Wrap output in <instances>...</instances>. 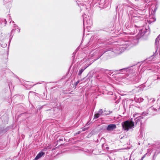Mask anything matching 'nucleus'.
Returning <instances> with one entry per match:
<instances>
[{
  "instance_id": "f257e3e1",
  "label": "nucleus",
  "mask_w": 160,
  "mask_h": 160,
  "mask_svg": "<svg viewBox=\"0 0 160 160\" xmlns=\"http://www.w3.org/2000/svg\"><path fill=\"white\" fill-rule=\"evenodd\" d=\"M123 129L126 131L134 127V122L131 120H127L122 123Z\"/></svg>"
},
{
  "instance_id": "f03ea898",
  "label": "nucleus",
  "mask_w": 160,
  "mask_h": 160,
  "mask_svg": "<svg viewBox=\"0 0 160 160\" xmlns=\"http://www.w3.org/2000/svg\"><path fill=\"white\" fill-rule=\"evenodd\" d=\"M125 47L118 45L116 49L115 48L113 49V52L117 54H120L125 50Z\"/></svg>"
},
{
  "instance_id": "7ed1b4c3",
  "label": "nucleus",
  "mask_w": 160,
  "mask_h": 160,
  "mask_svg": "<svg viewBox=\"0 0 160 160\" xmlns=\"http://www.w3.org/2000/svg\"><path fill=\"white\" fill-rule=\"evenodd\" d=\"M116 128V125L114 124H111L109 125L107 128V129L109 131H112L113 130Z\"/></svg>"
},
{
  "instance_id": "20e7f679",
  "label": "nucleus",
  "mask_w": 160,
  "mask_h": 160,
  "mask_svg": "<svg viewBox=\"0 0 160 160\" xmlns=\"http://www.w3.org/2000/svg\"><path fill=\"white\" fill-rule=\"evenodd\" d=\"M147 31L148 29L146 30L144 28H143L142 29L139 30V34H140V36H142L144 35Z\"/></svg>"
},
{
  "instance_id": "39448f33",
  "label": "nucleus",
  "mask_w": 160,
  "mask_h": 160,
  "mask_svg": "<svg viewBox=\"0 0 160 160\" xmlns=\"http://www.w3.org/2000/svg\"><path fill=\"white\" fill-rule=\"evenodd\" d=\"M45 154V153L42 152H41L39 153L36 157L35 158L34 160H37L40 158L41 157L44 156Z\"/></svg>"
},
{
  "instance_id": "423d86ee",
  "label": "nucleus",
  "mask_w": 160,
  "mask_h": 160,
  "mask_svg": "<svg viewBox=\"0 0 160 160\" xmlns=\"http://www.w3.org/2000/svg\"><path fill=\"white\" fill-rule=\"evenodd\" d=\"M121 19V18H120V15L119 14L118 15L116 14L115 16H114L113 18V19L114 20H119L120 19Z\"/></svg>"
},
{
  "instance_id": "0eeeda50",
  "label": "nucleus",
  "mask_w": 160,
  "mask_h": 160,
  "mask_svg": "<svg viewBox=\"0 0 160 160\" xmlns=\"http://www.w3.org/2000/svg\"><path fill=\"white\" fill-rule=\"evenodd\" d=\"M100 116V115L99 113H97L94 115V118H98Z\"/></svg>"
},
{
  "instance_id": "6e6552de",
  "label": "nucleus",
  "mask_w": 160,
  "mask_h": 160,
  "mask_svg": "<svg viewBox=\"0 0 160 160\" xmlns=\"http://www.w3.org/2000/svg\"><path fill=\"white\" fill-rule=\"evenodd\" d=\"M98 113H99L100 115H102V114L103 113V111L102 109H100L98 112Z\"/></svg>"
},
{
  "instance_id": "1a4fd4ad",
  "label": "nucleus",
  "mask_w": 160,
  "mask_h": 160,
  "mask_svg": "<svg viewBox=\"0 0 160 160\" xmlns=\"http://www.w3.org/2000/svg\"><path fill=\"white\" fill-rule=\"evenodd\" d=\"M84 71V70H83V69H81L80 71H79V74H81L82 73V72L83 71Z\"/></svg>"
},
{
  "instance_id": "9d476101",
  "label": "nucleus",
  "mask_w": 160,
  "mask_h": 160,
  "mask_svg": "<svg viewBox=\"0 0 160 160\" xmlns=\"http://www.w3.org/2000/svg\"><path fill=\"white\" fill-rule=\"evenodd\" d=\"M145 155H144L143 157H142L141 160H142L143 159V158L145 157Z\"/></svg>"
},
{
  "instance_id": "9b49d317",
  "label": "nucleus",
  "mask_w": 160,
  "mask_h": 160,
  "mask_svg": "<svg viewBox=\"0 0 160 160\" xmlns=\"http://www.w3.org/2000/svg\"><path fill=\"white\" fill-rule=\"evenodd\" d=\"M159 38V37L158 38H156V41H157L158 39V38Z\"/></svg>"
},
{
  "instance_id": "f8f14e48",
  "label": "nucleus",
  "mask_w": 160,
  "mask_h": 160,
  "mask_svg": "<svg viewBox=\"0 0 160 160\" xmlns=\"http://www.w3.org/2000/svg\"><path fill=\"white\" fill-rule=\"evenodd\" d=\"M86 16V15L84 14V15H83V17H84L85 16Z\"/></svg>"
},
{
  "instance_id": "ddd939ff",
  "label": "nucleus",
  "mask_w": 160,
  "mask_h": 160,
  "mask_svg": "<svg viewBox=\"0 0 160 160\" xmlns=\"http://www.w3.org/2000/svg\"><path fill=\"white\" fill-rule=\"evenodd\" d=\"M85 23V22L84 21H83V25H84H84Z\"/></svg>"
},
{
  "instance_id": "4468645a",
  "label": "nucleus",
  "mask_w": 160,
  "mask_h": 160,
  "mask_svg": "<svg viewBox=\"0 0 160 160\" xmlns=\"http://www.w3.org/2000/svg\"><path fill=\"white\" fill-rule=\"evenodd\" d=\"M118 8V6H117V7H116V9H117V8Z\"/></svg>"
},
{
  "instance_id": "2eb2a0df",
  "label": "nucleus",
  "mask_w": 160,
  "mask_h": 160,
  "mask_svg": "<svg viewBox=\"0 0 160 160\" xmlns=\"http://www.w3.org/2000/svg\"><path fill=\"white\" fill-rule=\"evenodd\" d=\"M83 20H85V18H84Z\"/></svg>"
},
{
  "instance_id": "dca6fc26",
  "label": "nucleus",
  "mask_w": 160,
  "mask_h": 160,
  "mask_svg": "<svg viewBox=\"0 0 160 160\" xmlns=\"http://www.w3.org/2000/svg\"><path fill=\"white\" fill-rule=\"evenodd\" d=\"M107 148H108V147H107Z\"/></svg>"
},
{
  "instance_id": "f3484780",
  "label": "nucleus",
  "mask_w": 160,
  "mask_h": 160,
  "mask_svg": "<svg viewBox=\"0 0 160 160\" xmlns=\"http://www.w3.org/2000/svg\"><path fill=\"white\" fill-rule=\"evenodd\" d=\"M86 21L87 22V21Z\"/></svg>"
}]
</instances>
